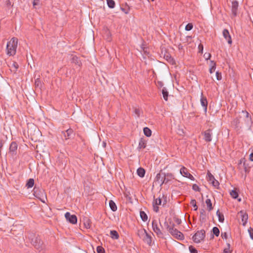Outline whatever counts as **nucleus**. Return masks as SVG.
<instances>
[{"mask_svg":"<svg viewBox=\"0 0 253 253\" xmlns=\"http://www.w3.org/2000/svg\"><path fill=\"white\" fill-rule=\"evenodd\" d=\"M28 237L31 241V244L39 252H42L43 253L44 252L45 246L39 235H37L35 233L32 232H28Z\"/></svg>","mask_w":253,"mask_h":253,"instance_id":"nucleus-1","label":"nucleus"},{"mask_svg":"<svg viewBox=\"0 0 253 253\" xmlns=\"http://www.w3.org/2000/svg\"><path fill=\"white\" fill-rule=\"evenodd\" d=\"M18 39L16 38H12L6 45V53L9 56H13L16 52L17 47Z\"/></svg>","mask_w":253,"mask_h":253,"instance_id":"nucleus-2","label":"nucleus"},{"mask_svg":"<svg viewBox=\"0 0 253 253\" xmlns=\"http://www.w3.org/2000/svg\"><path fill=\"white\" fill-rule=\"evenodd\" d=\"M33 195L42 202H44V199L46 197V195L43 189L35 186L33 189Z\"/></svg>","mask_w":253,"mask_h":253,"instance_id":"nucleus-3","label":"nucleus"},{"mask_svg":"<svg viewBox=\"0 0 253 253\" xmlns=\"http://www.w3.org/2000/svg\"><path fill=\"white\" fill-rule=\"evenodd\" d=\"M206 236V232L204 229L198 231L192 237V239L196 243L204 240Z\"/></svg>","mask_w":253,"mask_h":253,"instance_id":"nucleus-4","label":"nucleus"},{"mask_svg":"<svg viewBox=\"0 0 253 253\" xmlns=\"http://www.w3.org/2000/svg\"><path fill=\"white\" fill-rule=\"evenodd\" d=\"M152 225L153 230L154 232L157 234V235L159 237H162L163 234L159 227L157 222L155 219H154L152 221Z\"/></svg>","mask_w":253,"mask_h":253,"instance_id":"nucleus-5","label":"nucleus"},{"mask_svg":"<svg viewBox=\"0 0 253 253\" xmlns=\"http://www.w3.org/2000/svg\"><path fill=\"white\" fill-rule=\"evenodd\" d=\"M204 135V139L207 142H210L212 140V130L209 128L202 132Z\"/></svg>","mask_w":253,"mask_h":253,"instance_id":"nucleus-6","label":"nucleus"},{"mask_svg":"<svg viewBox=\"0 0 253 253\" xmlns=\"http://www.w3.org/2000/svg\"><path fill=\"white\" fill-rule=\"evenodd\" d=\"M65 217L67 221L70 223L75 224L77 222V217L74 215H71L69 212H67L65 214Z\"/></svg>","mask_w":253,"mask_h":253,"instance_id":"nucleus-7","label":"nucleus"},{"mask_svg":"<svg viewBox=\"0 0 253 253\" xmlns=\"http://www.w3.org/2000/svg\"><path fill=\"white\" fill-rule=\"evenodd\" d=\"M239 6V3L237 0H233L231 4L232 14L234 17H236L237 15V11Z\"/></svg>","mask_w":253,"mask_h":253,"instance_id":"nucleus-8","label":"nucleus"},{"mask_svg":"<svg viewBox=\"0 0 253 253\" xmlns=\"http://www.w3.org/2000/svg\"><path fill=\"white\" fill-rule=\"evenodd\" d=\"M161 203L162 200L160 197L154 200V201L153 202V210L156 212H158L159 211V210L158 206L161 205Z\"/></svg>","mask_w":253,"mask_h":253,"instance_id":"nucleus-9","label":"nucleus"},{"mask_svg":"<svg viewBox=\"0 0 253 253\" xmlns=\"http://www.w3.org/2000/svg\"><path fill=\"white\" fill-rule=\"evenodd\" d=\"M238 214L241 216L243 225L245 226L248 219V214H247L246 212H245L244 211H241L238 212Z\"/></svg>","mask_w":253,"mask_h":253,"instance_id":"nucleus-10","label":"nucleus"},{"mask_svg":"<svg viewBox=\"0 0 253 253\" xmlns=\"http://www.w3.org/2000/svg\"><path fill=\"white\" fill-rule=\"evenodd\" d=\"M224 38L227 40L229 44L232 43V39L229 32L227 29H224L222 32Z\"/></svg>","mask_w":253,"mask_h":253,"instance_id":"nucleus-11","label":"nucleus"},{"mask_svg":"<svg viewBox=\"0 0 253 253\" xmlns=\"http://www.w3.org/2000/svg\"><path fill=\"white\" fill-rule=\"evenodd\" d=\"M164 173H159L157 174L156 177V181L158 182V184L162 185L165 183V179L163 177Z\"/></svg>","mask_w":253,"mask_h":253,"instance_id":"nucleus-12","label":"nucleus"},{"mask_svg":"<svg viewBox=\"0 0 253 253\" xmlns=\"http://www.w3.org/2000/svg\"><path fill=\"white\" fill-rule=\"evenodd\" d=\"M201 98L200 99L201 103L202 106L204 107V109L205 112L207 110L208 101L206 97L203 96V93H201Z\"/></svg>","mask_w":253,"mask_h":253,"instance_id":"nucleus-13","label":"nucleus"},{"mask_svg":"<svg viewBox=\"0 0 253 253\" xmlns=\"http://www.w3.org/2000/svg\"><path fill=\"white\" fill-rule=\"evenodd\" d=\"M73 130L71 128L68 129L65 131H62L65 140H67L71 138L72 134H73Z\"/></svg>","mask_w":253,"mask_h":253,"instance_id":"nucleus-14","label":"nucleus"},{"mask_svg":"<svg viewBox=\"0 0 253 253\" xmlns=\"http://www.w3.org/2000/svg\"><path fill=\"white\" fill-rule=\"evenodd\" d=\"M163 178L165 179V183H167L169 181L173 179V175L171 173H164Z\"/></svg>","mask_w":253,"mask_h":253,"instance_id":"nucleus-15","label":"nucleus"},{"mask_svg":"<svg viewBox=\"0 0 253 253\" xmlns=\"http://www.w3.org/2000/svg\"><path fill=\"white\" fill-rule=\"evenodd\" d=\"M143 240L144 242L147 243L149 246L151 245L152 237L147 232L144 236Z\"/></svg>","mask_w":253,"mask_h":253,"instance_id":"nucleus-16","label":"nucleus"},{"mask_svg":"<svg viewBox=\"0 0 253 253\" xmlns=\"http://www.w3.org/2000/svg\"><path fill=\"white\" fill-rule=\"evenodd\" d=\"M10 68V70L11 72H13L14 73H16L18 67L19 65L16 62L13 61L10 65L9 66Z\"/></svg>","mask_w":253,"mask_h":253,"instance_id":"nucleus-17","label":"nucleus"},{"mask_svg":"<svg viewBox=\"0 0 253 253\" xmlns=\"http://www.w3.org/2000/svg\"><path fill=\"white\" fill-rule=\"evenodd\" d=\"M17 149V144L16 142L13 141L11 143L9 146V152L14 153L16 152Z\"/></svg>","mask_w":253,"mask_h":253,"instance_id":"nucleus-18","label":"nucleus"},{"mask_svg":"<svg viewBox=\"0 0 253 253\" xmlns=\"http://www.w3.org/2000/svg\"><path fill=\"white\" fill-rule=\"evenodd\" d=\"M146 141L143 138H141L139 142V145L138 148L139 149H144L146 147Z\"/></svg>","mask_w":253,"mask_h":253,"instance_id":"nucleus-19","label":"nucleus"},{"mask_svg":"<svg viewBox=\"0 0 253 253\" xmlns=\"http://www.w3.org/2000/svg\"><path fill=\"white\" fill-rule=\"evenodd\" d=\"M137 173L140 177H143L145 174V170L142 168H139L137 170Z\"/></svg>","mask_w":253,"mask_h":253,"instance_id":"nucleus-20","label":"nucleus"},{"mask_svg":"<svg viewBox=\"0 0 253 253\" xmlns=\"http://www.w3.org/2000/svg\"><path fill=\"white\" fill-rule=\"evenodd\" d=\"M110 236L113 239H118L119 238V235L116 230H111L110 231Z\"/></svg>","mask_w":253,"mask_h":253,"instance_id":"nucleus-21","label":"nucleus"},{"mask_svg":"<svg viewBox=\"0 0 253 253\" xmlns=\"http://www.w3.org/2000/svg\"><path fill=\"white\" fill-rule=\"evenodd\" d=\"M180 172L182 176L185 177H187L188 173H189V172L188 171L187 169L184 167H182V168H181L180 170Z\"/></svg>","mask_w":253,"mask_h":253,"instance_id":"nucleus-22","label":"nucleus"},{"mask_svg":"<svg viewBox=\"0 0 253 253\" xmlns=\"http://www.w3.org/2000/svg\"><path fill=\"white\" fill-rule=\"evenodd\" d=\"M35 85L36 88H39L40 89H41L42 87V83L40 78H37L35 80Z\"/></svg>","mask_w":253,"mask_h":253,"instance_id":"nucleus-23","label":"nucleus"},{"mask_svg":"<svg viewBox=\"0 0 253 253\" xmlns=\"http://www.w3.org/2000/svg\"><path fill=\"white\" fill-rule=\"evenodd\" d=\"M216 215L218 217V221L220 222L223 223L224 220V217L223 214L219 211V210H218L216 211Z\"/></svg>","mask_w":253,"mask_h":253,"instance_id":"nucleus-24","label":"nucleus"},{"mask_svg":"<svg viewBox=\"0 0 253 253\" xmlns=\"http://www.w3.org/2000/svg\"><path fill=\"white\" fill-rule=\"evenodd\" d=\"M164 99L167 101L168 99L169 92L166 87H163L162 90Z\"/></svg>","mask_w":253,"mask_h":253,"instance_id":"nucleus-25","label":"nucleus"},{"mask_svg":"<svg viewBox=\"0 0 253 253\" xmlns=\"http://www.w3.org/2000/svg\"><path fill=\"white\" fill-rule=\"evenodd\" d=\"M109 206L112 211H117V206L113 201L110 200L109 201Z\"/></svg>","mask_w":253,"mask_h":253,"instance_id":"nucleus-26","label":"nucleus"},{"mask_svg":"<svg viewBox=\"0 0 253 253\" xmlns=\"http://www.w3.org/2000/svg\"><path fill=\"white\" fill-rule=\"evenodd\" d=\"M143 132L145 135L147 137H150L151 135L152 131L151 129L147 127H145L143 128Z\"/></svg>","mask_w":253,"mask_h":253,"instance_id":"nucleus-27","label":"nucleus"},{"mask_svg":"<svg viewBox=\"0 0 253 253\" xmlns=\"http://www.w3.org/2000/svg\"><path fill=\"white\" fill-rule=\"evenodd\" d=\"M164 58L169 63L173 64L174 62L173 58L171 57L170 54L169 53L164 55Z\"/></svg>","mask_w":253,"mask_h":253,"instance_id":"nucleus-28","label":"nucleus"},{"mask_svg":"<svg viewBox=\"0 0 253 253\" xmlns=\"http://www.w3.org/2000/svg\"><path fill=\"white\" fill-rule=\"evenodd\" d=\"M140 217H141V219L142 220V221L145 222L147 220V219H148L147 215L144 211H140Z\"/></svg>","mask_w":253,"mask_h":253,"instance_id":"nucleus-29","label":"nucleus"},{"mask_svg":"<svg viewBox=\"0 0 253 253\" xmlns=\"http://www.w3.org/2000/svg\"><path fill=\"white\" fill-rule=\"evenodd\" d=\"M164 225L165 226L168 231H169L173 226H174V224L173 223L170 222L169 224V223L167 221L165 222Z\"/></svg>","mask_w":253,"mask_h":253,"instance_id":"nucleus-30","label":"nucleus"},{"mask_svg":"<svg viewBox=\"0 0 253 253\" xmlns=\"http://www.w3.org/2000/svg\"><path fill=\"white\" fill-rule=\"evenodd\" d=\"M200 220L203 221H205L206 219V211L204 209H202L200 211Z\"/></svg>","mask_w":253,"mask_h":253,"instance_id":"nucleus-31","label":"nucleus"},{"mask_svg":"<svg viewBox=\"0 0 253 253\" xmlns=\"http://www.w3.org/2000/svg\"><path fill=\"white\" fill-rule=\"evenodd\" d=\"M206 204H207L208 210L209 211H211L213 209L212 203L211 200L210 199H208L206 200Z\"/></svg>","mask_w":253,"mask_h":253,"instance_id":"nucleus-32","label":"nucleus"},{"mask_svg":"<svg viewBox=\"0 0 253 253\" xmlns=\"http://www.w3.org/2000/svg\"><path fill=\"white\" fill-rule=\"evenodd\" d=\"M34 185V180L33 178L29 179L26 185V186L28 188H32Z\"/></svg>","mask_w":253,"mask_h":253,"instance_id":"nucleus-33","label":"nucleus"},{"mask_svg":"<svg viewBox=\"0 0 253 253\" xmlns=\"http://www.w3.org/2000/svg\"><path fill=\"white\" fill-rule=\"evenodd\" d=\"M211 68L210 69V73H212L215 70L216 68V63L213 61H211Z\"/></svg>","mask_w":253,"mask_h":253,"instance_id":"nucleus-34","label":"nucleus"},{"mask_svg":"<svg viewBox=\"0 0 253 253\" xmlns=\"http://www.w3.org/2000/svg\"><path fill=\"white\" fill-rule=\"evenodd\" d=\"M72 62L74 63L76 65L80 66L81 65V62L79 58L76 56H74L72 58Z\"/></svg>","mask_w":253,"mask_h":253,"instance_id":"nucleus-35","label":"nucleus"},{"mask_svg":"<svg viewBox=\"0 0 253 253\" xmlns=\"http://www.w3.org/2000/svg\"><path fill=\"white\" fill-rule=\"evenodd\" d=\"M169 232L173 237L175 236L176 233L179 234H180V232L176 228H174V226H173Z\"/></svg>","mask_w":253,"mask_h":253,"instance_id":"nucleus-36","label":"nucleus"},{"mask_svg":"<svg viewBox=\"0 0 253 253\" xmlns=\"http://www.w3.org/2000/svg\"><path fill=\"white\" fill-rule=\"evenodd\" d=\"M107 3L109 7L113 8L115 6V2L113 0H107Z\"/></svg>","mask_w":253,"mask_h":253,"instance_id":"nucleus-37","label":"nucleus"},{"mask_svg":"<svg viewBox=\"0 0 253 253\" xmlns=\"http://www.w3.org/2000/svg\"><path fill=\"white\" fill-rule=\"evenodd\" d=\"M230 195L233 198L236 199L238 198L239 194L236 190H233L230 192Z\"/></svg>","mask_w":253,"mask_h":253,"instance_id":"nucleus-38","label":"nucleus"},{"mask_svg":"<svg viewBox=\"0 0 253 253\" xmlns=\"http://www.w3.org/2000/svg\"><path fill=\"white\" fill-rule=\"evenodd\" d=\"M213 235H214L215 236L218 237L220 233V231L219 229L217 227H214L212 230Z\"/></svg>","mask_w":253,"mask_h":253,"instance_id":"nucleus-39","label":"nucleus"},{"mask_svg":"<svg viewBox=\"0 0 253 253\" xmlns=\"http://www.w3.org/2000/svg\"><path fill=\"white\" fill-rule=\"evenodd\" d=\"M147 233V231L145 229H140V230H138V235L140 237H144V236L145 235V234Z\"/></svg>","mask_w":253,"mask_h":253,"instance_id":"nucleus-40","label":"nucleus"},{"mask_svg":"<svg viewBox=\"0 0 253 253\" xmlns=\"http://www.w3.org/2000/svg\"><path fill=\"white\" fill-rule=\"evenodd\" d=\"M174 238L178 240H182L184 238V235L180 232V234L177 233L174 236Z\"/></svg>","mask_w":253,"mask_h":253,"instance_id":"nucleus-41","label":"nucleus"},{"mask_svg":"<svg viewBox=\"0 0 253 253\" xmlns=\"http://www.w3.org/2000/svg\"><path fill=\"white\" fill-rule=\"evenodd\" d=\"M177 133L179 135H183L184 134L183 128L180 126H178V128H177Z\"/></svg>","mask_w":253,"mask_h":253,"instance_id":"nucleus-42","label":"nucleus"},{"mask_svg":"<svg viewBox=\"0 0 253 253\" xmlns=\"http://www.w3.org/2000/svg\"><path fill=\"white\" fill-rule=\"evenodd\" d=\"M211 183L213 186H214L215 188L218 189V187L219 185V182L216 180L215 179L214 180H212L211 181Z\"/></svg>","mask_w":253,"mask_h":253,"instance_id":"nucleus-43","label":"nucleus"},{"mask_svg":"<svg viewBox=\"0 0 253 253\" xmlns=\"http://www.w3.org/2000/svg\"><path fill=\"white\" fill-rule=\"evenodd\" d=\"M190 204L195 208V211H196L198 209V207L196 204V201L195 199H192L191 200Z\"/></svg>","mask_w":253,"mask_h":253,"instance_id":"nucleus-44","label":"nucleus"},{"mask_svg":"<svg viewBox=\"0 0 253 253\" xmlns=\"http://www.w3.org/2000/svg\"><path fill=\"white\" fill-rule=\"evenodd\" d=\"M226 245H227V247L224 249L223 253H231V251H230V244L227 243Z\"/></svg>","mask_w":253,"mask_h":253,"instance_id":"nucleus-45","label":"nucleus"},{"mask_svg":"<svg viewBox=\"0 0 253 253\" xmlns=\"http://www.w3.org/2000/svg\"><path fill=\"white\" fill-rule=\"evenodd\" d=\"M207 175H208V181L211 182L212 180H214L215 178L214 176L210 171L208 172Z\"/></svg>","mask_w":253,"mask_h":253,"instance_id":"nucleus-46","label":"nucleus"},{"mask_svg":"<svg viewBox=\"0 0 253 253\" xmlns=\"http://www.w3.org/2000/svg\"><path fill=\"white\" fill-rule=\"evenodd\" d=\"M97 253H104L105 250L104 248L101 246H98L96 249Z\"/></svg>","mask_w":253,"mask_h":253,"instance_id":"nucleus-47","label":"nucleus"},{"mask_svg":"<svg viewBox=\"0 0 253 253\" xmlns=\"http://www.w3.org/2000/svg\"><path fill=\"white\" fill-rule=\"evenodd\" d=\"M193 27V25L192 23H189L186 25L185 26V30L186 31H190Z\"/></svg>","mask_w":253,"mask_h":253,"instance_id":"nucleus-48","label":"nucleus"},{"mask_svg":"<svg viewBox=\"0 0 253 253\" xmlns=\"http://www.w3.org/2000/svg\"><path fill=\"white\" fill-rule=\"evenodd\" d=\"M189 249L190 253H198L197 250L192 246H190Z\"/></svg>","mask_w":253,"mask_h":253,"instance_id":"nucleus-49","label":"nucleus"},{"mask_svg":"<svg viewBox=\"0 0 253 253\" xmlns=\"http://www.w3.org/2000/svg\"><path fill=\"white\" fill-rule=\"evenodd\" d=\"M248 232L250 234V236L251 238L253 240V228L252 227H250L248 229Z\"/></svg>","mask_w":253,"mask_h":253,"instance_id":"nucleus-50","label":"nucleus"},{"mask_svg":"<svg viewBox=\"0 0 253 253\" xmlns=\"http://www.w3.org/2000/svg\"><path fill=\"white\" fill-rule=\"evenodd\" d=\"M5 5L8 7V8H11L13 6V4L11 3V2L10 1V0H6V1H5Z\"/></svg>","mask_w":253,"mask_h":253,"instance_id":"nucleus-51","label":"nucleus"},{"mask_svg":"<svg viewBox=\"0 0 253 253\" xmlns=\"http://www.w3.org/2000/svg\"><path fill=\"white\" fill-rule=\"evenodd\" d=\"M216 78L217 80H218V81L221 80L222 79L221 73L219 72L218 71H217L216 72Z\"/></svg>","mask_w":253,"mask_h":253,"instance_id":"nucleus-52","label":"nucleus"},{"mask_svg":"<svg viewBox=\"0 0 253 253\" xmlns=\"http://www.w3.org/2000/svg\"><path fill=\"white\" fill-rule=\"evenodd\" d=\"M134 113L136 114V115L137 116V117H139L140 116V115L141 113V110L138 108H135L134 109Z\"/></svg>","mask_w":253,"mask_h":253,"instance_id":"nucleus-53","label":"nucleus"},{"mask_svg":"<svg viewBox=\"0 0 253 253\" xmlns=\"http://www.w3.org/2000/svg\"><path fill=\"white\" fill-rule=\"evenodd\" d=\"M192 189L195 191H200V187L196 184H194L192 186Z\"/></svg>","mask_w":253,"mask_h":253,"instance_id":"nucleus-54","label":"nucleus"},{"mask_svg":"<svg viewBox=\"0 0 253 253\" xmlns=\"http://www.w3.org/2000/svg\"><path fill=\"white\" fill-rule=\"evenodd\" d=\"M84 225L86 228H89L90 227V223L89 220L87 219L84 223Z\"/></svg>","mask_w":253,"mask_h":253,"instance_id":"nucleus-55","label":"nucleus"},{"mask_svg":"<svg viewBox=\"0 0 253 253\" xmlns=\"http://www.w3.org/2000/svg\"><path fill=\"white\" fill-rule=\"evenodd\" d=\"M221 237L223 239H227L228 238V235L226 232L221 233Z\"/></svg>","mask_w":253,"mask_h":253,"instance_id":"nucleus-56","label":"nucleus"},{"mask_svg":"<svg viewBox=\"0 0 253 253\" xmlns=\"http://www.w3.org/2000/svg\"><path fill=\"white\" fill-rule=\"evenodd\" d=\"M242 114L246 117L249 118V113L246 111H242Z\"/></svg>","mask_w":253,"mask_h":253,"instance_id":"nucleus-57","label":"nucleus"},{"mask_svg":"<svg viewBox=\"0 0 253 253\" xmlns=\"http://www.w3.org/2000/svg\"><path fill=\"white\" fill-rule=\"evenodd\" d=\"M199 47V49L200 52L202 53L203 52V44H200L199 45V47Z\"/></svg>","mask_w":253,"mask_h":253,"instance_id":"nucleus-58","label":"nucleus"},{"mask_svg":"<svg viewBox=\"0 0 253 253\" xmlns=\"http://www.w3.org/2000/svg\"><path fill=\"white\" fill-rule=\"evenodd\" d=\"M204 56L205 57V58L208 60L209 59H210V58L211 57V55L210 53H205V55H204Z\"/></svg>","mask_w":253,"mask_h":253,"instance_id":"nucleus-59","label":"nucleus"},{"mask_svg":"<svg viewBox=\"0 0 253 253\" xmlns=\"http://www.w3.org/2000/svg\"><path fill=\"white\" fill-rule=\"evenodd\" d=\"M187 178H189L190 179L192 180H194V177H193V176L190 173H188V175H187Z\"/></svg>","mask_w":253,"mask_h":253,"instance_id":"nucleus-60","label":"nucleus"},{"mask_svg":"<svg viewBox=\"0 0 253 253\" xmlns=\"http://www.w3.org/2000/svg\"><path fill=\"white\" fill-rule=\"evenodd\" d=\"M175 222L177 224H180L181 223V219H179V218H176L175 219Z\"/></svg>","mask_w":253,"mask_h":253,"instance_id":"nucleus-61","label":"nucleus"},{"mask_svg":"<svg viewBox=\"0 0 253 253\" xmlns=\"http://www.w3.org/2000/svg\"><path fill=\"white\" fill-rule=\"evenodd\" d=\"M39 2V0H34L33 2V5L35 6L37 5Z\"/></svg>","mask_w":253,"mask_h":253,"instance_id":"nucleus-62","label":"nucleus"},{"mask_svg":"<svg viewBox=\"0 0 253 253\" xmlns=\"http://www.w3.org/2000/svg\"><path fill=\"white\" fill-rule=\"evenodd\" d=\"M234 123L236 124V125H237L238 124L240 123V120L239 119H236L234 120Z\"/></svg>","mask_w":253,"mask_h":253,"instance_id":"nucleus-63","label":"nucleus"},{"mask_svg":"<svg viewBox=\"0 0 253 253\" xmlns=\"http://www.w3.org/2000/svg\"><path fill=\"white\" fill-rule=\"evenodd\" d=\"M249 159L251 161H253V152L250 155Z\"/></svg>","mask_w":253,"mask_h":253,"instance_id":"nucleus-64","label":"nucleus"}]
</instances>
